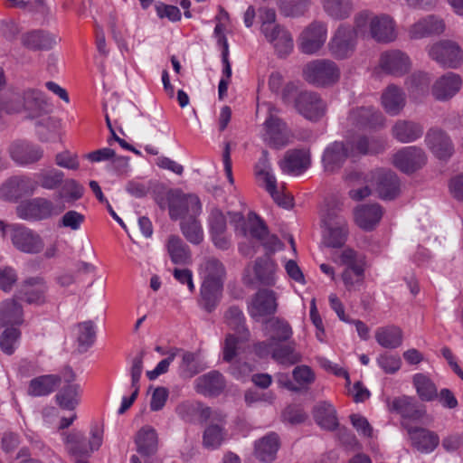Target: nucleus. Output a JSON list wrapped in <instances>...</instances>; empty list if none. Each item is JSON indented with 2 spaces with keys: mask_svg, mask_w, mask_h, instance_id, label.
Wrapping results in <instances>:
<instances>
[{
  "mask_svg": "<svg viewBox=\"0 0 463 463\" xmlns=\"http://www.w3.org/2000/svg\"><path fill=\"white\" fill-rule=\"evenodd\" d=\"M248 221L250 222V236L259 241H264L269 230L263 220H261L255 213H250L248 215Z\"/></svg>",
  "mask_w": 463,
  "mask_h": 463,
  "instance_id": "nucleus-62",
  "label": "nucleus"
},
{
  "mask_svg": "<svg viewBox=\"0 0 463 463\" xmlns=\"http://www.w3.org/2000/svg\"><path fill=\"white\" fill-rule=\"evenodd\" d=\"M431 58H462L463 51L458 43L451 40H441L429 49Z\"/></svg>",
  "mask_w": 463,
  "mask_h": 463,
  "instance_id": "nucleus-46",
  "label": "nucleus"
},
{
  "mask_svg": "<svg viewBox=\"0 0 463 463\" xmlns=\"http://www.w3.org/2000/svg\"><path fill=\"white\" fill-rule=\"evenodd\" d=\"M137 451L144 458L154 456L158 450V436L151 426L142 427L136 434Z\"/></svg>",
  "mask_w": 463,
  "mask_h": 463,
  "instance_id": "nucleus-27",
  "label": "nucleus"
},
{
  "mask_svg": "<svg viewBox=\"0 0 463 463\" xmlns=\"http://www.w3.org/2000/svg\"><path fill=\"white\" fill-rule=\"evenodd\" d=\"M391 411L400 414L404 420L402 422L420 421L426 416L425 406L418 403L414 398L400 396L389 402Z\"/></svg>",
  "mask_w": 463,
  "mask_h": 463,
  "instance_id": "nucleus-15",
  "label": "nucleus"
},
{
  "mask_svg": "<svg viewBox=\"0 0 463 463\" xmlns=\"http://www.w3.org/2000/svg\"><path fill=\"white\" fill-rule=\"evenodd\" d=\"M240 339V335H227L224 342V346L222 350L223 360L227 363H231L238 354V345L240 343H242Z\"/></svg>",
  "mask_w": 463,
  "mask_h": 463,
  "instance_id": "nucleus-63",
  "label": "nucleus"
},
{
  "mask_svg": "<svg viewBox=\"0 0 463 463\" xmlns=\"http://www.w3.org/2000/svg\"><path fill=\"white\" fill-rule=\"evenodd\" d=\"M376 191L383 200L394 199L400 192V182L392 171H378L375 175Z\"/></svg>",
  "mask_w": 463,
  "mask_h": 463,
  "instance_id": "nucleus-28",
  "label": "nucleus"
},
{
  "mask_svg": "<svg viewBox=\"0 0 463 463\" xmlns=\"http://www.w3.org/2000/svg\"><path fill=\"white\" fill-rule=\"evenodd\" d=\"M64 207H57L44 197L21 202L16 207V214L20 219L27 221H43L60 214Z\"/></svg>",
  "mask_w": 463,
  "mask_h": 463,
  "instance_id": "nucleus-2",
  "label": "nucleus"
},
{
  "mask_svg": "<svg viewBox=\"0 0 463 463\" xmlns=\"http://www.w3.org/2000/svg\"><path fill=\"white\" fill-rule=\"evenodd\" d=\"M21 336V331L14 326L6 327L0 335V348L3 353L11 355Z\"/></svg>",
  "mask_w": 463,
  "mask_h": 463,
  "instance_id": "nucleus-55",
  "label": "nucleus"
},
{
  "mask_svg": "<svg viewBox=\"0 0 463 463\" xmlns=\"http://www.w3.org/2000/svg\"><path fill=\"white\" fill-rule=\"evenodd\" d=\"M272 358L281 364L293 365L301 361V355L295 350V343L277 344L272 351Z\"/></svg>",
  "mask_w": 463,
  "mask_h": 463,
  "instance_id": "nucleus-52",
  "label": "nucleus"
},
{
  "mask_svg": "<svg viewBox=\"0 0 463 463\" xmlns=\"http://www.w3.org/2000/svg\"><path fill=\"white\" fill-rule=\"evenodd\" d=\"M10 228L11 241L19 251L26 254H38L43 250V240L33 230L22 224H12Z\"/></svg>",
  "mask_w": 463,
  "mask_h": 463,
  "instance_id": "nucleus-7",
  "label": "nucleus"
},
{
  "mask_svg": "<svg viewBox=\"0 0 463 463\" xmlns=\"http://www.w3.org/2000/svg\"><path fill=\"white\" fill-rule=\"evenodd\" d=\"M80 387L79 384H66L55 395L58 406L66 411H73L80 404Z\"/></svg>",
  "mask_w": 463,
  "mask_h": 463,
  "instance_id": "nucleus-41",
  "label": "nucleus"
},
{
  "mask_svg": "<svg viewBox=\"0 0 463 463\" xmlns=\"http://www.w3.org/2000/svg\"><path fill=\"white\" fill-rule=\"evenodd\" d=\"M182 351L181 348L174 347L171 348L167 354L168 356L161 360L156 368L146 372V376L150 381L156 380L159 375L168 372L169 365L175 360V356Z\"/></svg>",
  "mask_w": 463,
  "mask_h": 463,
  "instance_id": "nucleus-60",
  "label": "nucleus"
},
{
  "mask_svg": "<svg viewBox=\"0 0 463 463\" xmlns=\"http://www.w3.org/2000/svg\"><path fill=\"white\" fill-rule=\"evenodd\" d=\"M377 363L386 373H394L401 368L402 361L397 355L383 354H381Z\"/></svg>",
  "mask_w": 463,
  "mask_h": 463,
  "instance_id": "nucleus-64",
  "label": "nucleus"
},
{
  "mask_svg": "<svg viewBox=\"0 0 463 463\" xmlns=\"http://www.w3.org/2000/svg\"><path fill=\"white\" fill-rule=\"evenodd\" d=\"M461 88V79L455 73L440 77L432 86V95L438 100H448L455 96Z\"/></svg>",
  "mask_w": 463,
  "mask_h": 463,
  "instance_id": "nucleus-26",
  "label": "nucleus"
},
{
  "mask_svg": "<svg viewBox=\"0 0 463 463\" xmlns=\"http://www.w3.org/2000/svg\"><path fill=\"white\" fill-rule=\"evenodd\" d=\"M411 68L410 60H381V63L375 69V71L381 70L385 74L401 77L406 74Z\"/></svg>",
  "mask_w": 463,
  "mask_h": 463,
  "instance_id": "nucleus-54",
  "label": "nucleus"
},
{
  "mask_svg": "<svg viewBox=\"0 0 463 463\" xmlns=\"http://www.w3.org/2000/svg\"><path fill=\"white\" fill-rule=\"evenodd\" d=\"M169 215L172 220L187 218L191 214H201L202 203L195 194H185L180 190L167 194Z\"/></svg>",
  "mask_w": 463,
  "mask_h": 463,
  "instance_id": "nucleus-4",
  "label": "nucleus"
},
{
  "mask_svg": "<svg viewBox=\"0 0 463 463\" xmlns=\"http://www.w3.org/2000/svg\"><path fill=\"white\" fill-rule=\"evenodd\" d=\"M356 44L357 33L355 29L349 24H341L334 32L327 46L332 55L346 58L354 53Z\"/></svg>",
  "mask_w": 463,
  "mask_h": 463,
  "instance_id": "nucleus-6",
  "label": "nucleus"
},
{
  "mask_svg": "<svg viewBox=\"0 0 463 463\" xmlns=\"http://www.w3.org/2000/svg\"><path fill=\"white\" fill-rule=\"evenodd\" d=\"M303 78L313 86L329 87L339 80L340 69L331 60H314L304 67Z\"/></svg>",
  "mask_w": 463,
  "mask_h": 463,
  "instance_id": "nucleus-1",
  "label": "nucleus"
},
{
  "mask_svg": "<svg viewBox=\"0 0 463 463\" xmlns=\"http://www.w3.org/2000/svg\"><path fill=\"white\" fill-rule=\"evenodd\" d=\"M446 25L444 21L435 15H428L413 24L409 34L411 38L421 39L431 35L440 34L445 31Z\"/></svg>",
  "mask_w": 463,
  "mask_h": 463,
  "instance_id": "nucleus-22",
  "label": "nucleus"
},
{
  "mask_svg": "<svg viewBox=\"0 0 463 463\" xmlns=\"http://www.w3.org/2000/svg\"><path fill=\"white\" fill-rule=\"evenodd\" d=\"M383 210L377 203L363 204L354 210V221L364 231H372L380 222Z\"/></svg>",
  "mask_w": 463,
  "mask_h": 463,
  "instance_id": "nucleus-29",
  "label": "nucleus"
},
{
  "mask_svg": "<svg viewBox=\"0 0 463 463\" xmlns=\"http://www.w3.org/2000/svg\"><path fill=\"white\" fill-rule=\"evenodd\" d=\"M426 155L421 148L407 146L393 156V165L402 172L411 174L426 164Z\"/></svg>",
  "mask_w": 463,
  "mask_h": 463,
  "instance_id": "nucleus-13",
  "label": "nucleus"
},
{
  "mask_svg": "<svg viewBox=\"0 0 463 463\" xmlns=\"http://www.w3.org/2000/svg\"><path fill=\"white\" fill-rule=\"evenodd\" d=\"M425 141L431 152L439 159H448L454 153L450 137L440 129H430Z\"/></svg>",
  "mask_w": 463,
  "mask_h": 463,
  "instance_id": "nucleus-18",
  "label": "nucleus"
},
{
  "mask_svg": "<svg viewBox=\"0 0 463 463\" xmlns=\"http://www.w3.org/2000/svg\"><path fill=\"white\" fill-rule=\"evenodd\" d=\"M275 294L269 289H260L248 303V313L252 319L260 321V318L271 316L277 311Z\"/></svg>",
  "mask_w": 463,
  "mask_h": 463,
  "instance_id": "nucleus-10",
  "label": "nucleus"
},
{
  "mask_svg": "<svg viewBox=\"0 0 463 463\" xmlns=\"http://www.w3.org/2000/svg\"><path fill=\"white\" fill-rule=\"evenodd\" d=\"M308 0H279V9L285 16H300L308 7Z\"/></svg>",
  "mask_w": 463,
  "mask_h": 463,
  "instance_id": "nucleus-58",
  "label": "nucleus"
},
{
  "mask_svg": "<svg viewBox=\"0 0 463 463\" xmlns=\"http://www.w3.org/2000/svg\"><path fill=\"white\" fill-rule=\"evenodd\" d=\"M279 448L278 434L270 432L255 442V456L260 461L271 462Z\"/></svg>",
  "mask_w": 463,
  "mask_h": 463,
  "instance_id": "nucleus-38",
  "label": "nucleus"
},
{
  "mask_svg": "<svg viewBox=\"0 0 463 463\" xmlns=\"http://www.w3.org/2000/svg\"><path fill=\"white\" fill-rule=\"evenodd\" d=\"M61 383L60 374H43L33 378L27 387V394L43 397L52 393Z\"/></svg>",
  "mask_w": 463,
  "mask_h": 463,
  "instance_id": "nucleus-25",
  "label": "nucleus"
},
{
  "mask_svg": "<svg viewBox=\"0 0 463 463\" xmlns=\"http://www.w3.org/2000/svg\"><path fill=\"white\" fill-rule=\"evenodd\" d=\"M210 234L226 232L227 222L224 213L218 208H213L208 217Z\"/></svg>",
  "mask_w": 463,
  "mask_h": 463,
  "instance_id": "nucleus-61",
  "label": "nucleus"
},
{
  "mask_svg": "<svg viewBox=\"0 0 463 463\" xmlns=\"http://www.w3.org/2000/svg\"><path fill=\"white\" fill-rule=\"evenodd\" d=\"M76 329L78 350L80 353H84L95 342L96 331L94 323L90 320L78 323L76 325Z\"/></svg>",
  "mask_w": 463,
  "mask_h": 463,
  "instance_id": "nucleus-50",
  "label": "nucleus"
},
{
  "mask_svg": "<svg viewBox=\"0 0 463 463\" xmlns=\"http://www.w3.org/2000/svg\"><path fill=\"white\" fill-rule=\"evenodd\" d=\"M167 252L173 263L185 265L191 260V250L183 240L177 235L169 236L166 242Z\"/></svg>",
  "mask_w": 463,
  "mask_h": 463,
  "instance_id": "nucleus-40",
  "label": "nucleus"
},
{
  "mask_svg": "<svg viewBox=\"0 0 463 463\" xmlns=\"http://www.w3.org/2000/svg\"><path fill=\"white\" fill-rule=\"evenodd\" d=\"M313 417L316 423L324 430H334L338 426L336 411L328 402H317L313 408Z\"/></svg>",
  "mask_w": 463,
  "mask_h": 463,
  "instance_id": "nucleus-36",
  "label": "nucleus"
},
{
  "mask_svg": "<svg viewBox=\"0 0 463 463\" xmlns=\"http://www.w3.org/2000/svg\"><path fill=\"white\" fill-rule=\"evenodd\" d=\"M351 125L357 128H374L383 125V116L372 107H361L352 109L347 118Z\"/></svg>",
  "mask_w": 463,
  "mask_h": 463,
  "instance_id": "nucleus-20",
  "label": "nucleus"
},
{
  "mask_svg": "<svg viewBox=\"0 0 463 463\" xmlns=\"http://www.w3.org/2000/svg\"><path fill=\"white\" fill-rule=\"evenodd\" d=\"M275 269L276 264L269 256L259 258L255 261L254 273L261 284L269 286L274 283Z\"/></svg>",
  "mask_w": 463,
  "mask_h": 463,
  "instance_id": "nucleus-51",
  "label": "nucleus"
},
{
  "mask_svg": "<svg viewBox=\"0 0 463 463\" xmlns=\"http://www.w3.org/2000/svg\"><path fill=\"white\" fill-rule=\"evenodd\" d=\"M223 290V285L203 281L200 288L199 305L208 313L218 306Z\"/></svg>",
  "mask_w": 463,
  "mask_h": 463,
  "instance_id": "nucleus-37",
  "label": "nucleus"
},
{
  "mask_svg": "<svg viewBox=\"0 0 463 463\" xmlns=\"http://www.w3.org/2000/svg\"><path fill=\"white\" fill-rule=\"evenodd\" d=\"M422 134V126L411 120H398L392 128V137L401 143L413 142Z\"/></svg>",
  "mask_w": 463,
  "mask_h": 463,
  "instance_id": "nucleus-35",
  "label": "nucleus"
},
{
  "mask_svg": "<svg viewBox=\"0 0 463 463\" xmlns=\"http://www.w3.org/2000/svg\"><path fill=\"white\" fill-rule=\"evenodd\" d=\"M200 214H191L180 222V229L184 238L192 244L199 245L203 241V230L198 220Z\"/></svg>",
  "mask_w": 463,
  "mask_h": 463,
  "instance_id": "nucleus-44",
  "label": "nucleus"
},
{
  "mask_svg": "<svg viewBox=\"0 0 463 463\" xmlns=\"http://www.w3.org/2000/svg\"><path fill=\"white\" fill-rule=\"evenodd\" d=\"M402 331L396 326H388L379 327L375 332V339L377 343L389 349L399 347L402 343Z\"/></svg>",
  "mask_w": 463,
  "mask_h": 463,
  "instance_id": "nucleus-45",
  "label": "nucleus"
},
{
  "mask_svg": "<svg viewBox=\"0 0 463 463\" xmlns=\"http://www.w3.org/2000/svg\"><path fill=\"white\" fill-rule=\"evenodd\" d=\"M203 281L219 283L223 285L226 277V269L221 260L214 257L207 258L200 267Z\"/></svg>",
  "mask_w": 463,
  "mask_h": 463,
  "instance_id": "nucleus-39",
  "label": "nucleus"
},
{
  "mask_svg": "<svg viewBox=\"0 0 463 463\" xmlns=\"http://www.w3.org/2000/svg\"><path fill=\"white\" fill-rule=\"evenodd\" d=\"M225 322L237 335H240L241 341L250 339V331L245 326V317L242 310L237 306L230 307L224 315Z\"/></svg>",
  "mask_w": 463,
  "mask_h": 463,
  "instance_id": "nucleus-42",
  "label": "nucleus"
},
{
  "mask_svg": "<svg viewBox=\"0 0 463 463\" xmlns=\"http://www.w3.org/2000/svg\"><path fill=\"white\" fill-rule=\"evenodd\" d=\"M48 286L41 276L24 279L18 289V296L28 304L43 305L46 302Z\"/></svg>",
  "mask_w": 463,
  "mask_h": 463,
  "instance_id": "nucleus-14",
  "label": "nucleus"
},
{
  "mask_svg": "<svg viewBox=\"0 0 463 463\" xmlns=\"http://www.w3.org/2000/svg\"><path fill=\"white\" fill-rule=\"evenodd\" d=\"M12 159L20 165H28L39 162L43 156V149L35 144L18 140L9 148Z\"/></svg>",
  "mask_w": 463,
  "mask_h": 463,
  "instance_id": "nucleus-16",
  "label": "nucleus"
},
{
  "mask_svg": "<svg viewBox=\"0 0 463 463\" xmlns=\"http://www.w3.org/2000/svg\"><path fill=\"white\" fill-rule=\"evenodd\" d=\"M348 228L345 219L342 216H335V219L327 217L326 220V231L323 241L326 246L330 248L342 247L347 238Z\"/></svg>",
  "mask_w": 463,
  "mask_h": 463,
  "instance_id": "nucleus-17",
  "label": "nucleus"
},
{
  "mask_svg": "<svg viewBox=\"0 0 463 463\" xmlns=\"http://www.w3.org/2000/svg\"><path fill=\"white\" fill-rule=\"evenodd\" d=\"M21 42L31 50H48L57 43L58 37L43 30H33L24 33Z\"/></svg>",
  "mask_w": 463,
  "mask_h": 463,
  "instance_id": "nucleus-33",
  "label": "nucleus"
},
{
  "mask_svg": "<svg viewBox=\"0 0 463 463\" xmlns=\"http://www.w3.org/2000/svg\"><path fill=\"white\" fill-rule=\"evenodd\" d=\"M350 156L348 146L342 141L330 143L322 155V165L326 173L335 174L338 172Z\"/></svg>",
  "mask_w": 463,
  "mask_h": 463,
  "instance_id": "nucleus-12",
  "label": "nucleus"
},
{
  "mask_svg": "<svg viewBox=\"0 0 463 463\" xmlns=\"http://www.w3.org/2000/svg\"><path fill=\"white\" fill-rule=\"evenodd\" d=\"M309 165L308 154L299 149L287 151L284 158L279 163L283 173L294 175L302 174L309 167Z\"/></svg>",
  "mask_w": 463,
  "mask_h": 463,
  "instance_id": "nucleus-21",
  "label": "nucleus"
},
{
  "mask_svg": "<svg viewBox=\"0 0 463 463\" xmlns=\"http://www.w3.org/2000/svg\"><path fill=\"white\" fill-rule=\"evenodd\" d=\"M370 34L377 43H387L396 39L395 24L387 14H381L370 20Z\"/></svg>",
  "mask_w": 463,
  "mask_h": 463,
  "instance_id": "nucleus-19",
  "label": "nucleus"
},
{
  "mask_svg": "<svg viewBox=\"0 0 463 463\" xmlns=\"http://www.w3.org/2000/svg\"><path fill=\"white\" fill-rule=\"evenodd\" d=\"M325 13L334 20H345L354 12L353 0H322Z\"/></svg>",
  "mask_w": 463,
  "mask_h": 463,
  "instance_id": "nucleus-43",
  "label": "nucleus"
},
{
  "mask_svg": "<svg viewBox=\"0 0 463 463\" xmlns=\"http://www.w3.org/2000/svg\"><path fill=\"white\" fill-rule=\"evenodd\" d=\"M294 108L305 118L317 122L326 112V104L315 91H300L294 99Z\"/></svg>",
  "mask_w": 463,
  "mask_h": 463,
  "instance_id": "nucleus-8",
  "label": "nucleus"
},
{
  "mask_svg": "<svg viewBox=\"0 0 463 463\" xmlns=\"http://www.w3.org/2000/svg\"><path fill=\"white\" fill-rule=\"evenodd\" d=\"M413 384L421 401L430 402L438 398L437 387L428 376L416 373L413 376Z\"/></svg>",
  "mask_w": 463,
  "mask_h": 463,
  "instance_id": "nucleus-53",
  "label": "nucleus"
},
{
  "mask_svg": "<svg viewBox=\"0 0 463 463\" xmlns=\"http://www.w3.org/2000/svg\"><path fill=\"white\" fill-rule=\"evenodd\" d=\"M342 279L348 290L358 289L364 279V267L355 266L354 268H346L342 274Z\"/></svg>",
  "mask_w": 463,
  "mask_h": 463,
  "instance_id": "nucleus-56",
  "label": "nucleus"
},
{
  "mask_svg": "<svg viewBox=\"0 0 463 463\" xmlns=\"http://www.w3.org/2000/svg\"><path fill=\"white\" fill-rule=\"evenodd\" d=\"M278 112L272 104H268V117L263 126L265 140L271 147L279 149L289 143L292 135L286 122L278 116Z\"/></svg>",
  "mask_w": 463,
  "mask_h": 463,
  "instance_id": "nucleus-3",
  "label": "nucleus"
},
{
  "mask_svg": "<svg viewBox=\"0 0 463 463\" xmlns=\"http://www.w3.org/2000/svg\"><path fill=\"white\" fill-rule=\"evenodd\" d=\"M63 440L67 452L73 458L89 457L91 453L87 439L80 430H73L63 434Z\"/></svg>",
  "mask_w": 463,
  "mask_h": 463,
  "instance_id": "nucleus-32",
  "label": "nucleus"
},
{
  "mask_svg": "<svg viewBox=\"0 0 463 463\" xmlns=\"http://www.w3.org/2000/svg\"><path fill=\"white\" fill-rule=\"evenodd\" d=\"M265 335L277 345L288 342L292 337L293 330L287 320L273 317L265 321Z\"/></svg>",
  "mask_w": 463,
  "mask_h": 463,
  "instance_id": "nucleus-31",
  "label": "nucleus"
},
{
  "mask_svg": "<svg viewBox=\"0 0 463 463\" xmlns=\"http://www.w3.org/2000/svg\"><path fill=\"white\" fill-rule=\"evenodd\" d=\"M180 353H182V360L179 364L180 376L192 378L204 370L205 366L200 361L198 354L183 349Z\"/></svg>",
  "mask_w": 463,
  "mask_h": 463,
  "instance_id": "nucleus-47",
  "label": "nucleus"
},
{
  "mask_svg": "<svg viewBox=\"0 0 463 463\" xmlns=\"http://www.w3.org/2000/svg\"><path fill=\"white\" fill-rule=\"evenodd\" d=\"M266 40L272 44L279 55H289L294 49V40L290 32L282 25L273 27L264 33Z\"/></svg>",
  "mask_w": 463,
  "mask_h": 463,
  "instance_id": "nucleus-23",
  "label": "nucleus"
},
{
  "mask_svg": "<svg viewBox=\"0 0 463 463\" xmlns=\"http://www.w3.org/2000/svg\"><path fill=\"white\" fill-rule=\"evenodd\" d=\"M327 38V24L322 21H313L300 33L298 46L302 53L313 55L325 44Z\"/></svg>",
  "mask_w": 463,
  "mask_h": 463,
  "instance_id": "nucleus-5",
  "label": "nucleus"
},
{
  "mask_svg": "<svg viewBox=\"0 0 463 463\" xmlns=\"http://www.w3.org/2000/svg\"><path fill=\"white\" fill-rule=\"evenodd\" d=\"M223 436L222 428L218 424H212L203 432V444L207 449H218L223 441Z\"/></svg>",
  "mask_w": 463,
  "mask_h": 463,
  "instance_id": "nucleus-57",
  "label": "nucleus"
},
{
  "mask_svg": "<svg viewBox=\"0 0 463 463\" xmlns=\"http://www.w3.org/2000/svg\"><path fill=\"white\" fill-rule=\"evenodd\" d=\"M382 105L391 116H396L401 113L406 104V95L404 91L394 84L389 85L382 94Z\"/></svg>",
  "mask_w": 463,
  "mask_h": 463,
  "instance_id": "nucleus-30",
  "label": "nucleus"
},
{
  "mask_svg": "<svg viewBox=\"0 0 463 463\" xmlns=\"http://www.w3.org/2000/svg\"><path fill=\"white\" fill-rule=\"evenodd\" d=\"M24 322L23 307L14 298L0 303V326H20Z\"/></svg>",
  "mask_w": 463,
  "mask_h": 463,
  "instance_id": "nucleus-34",
  "label": "nucleus"
},
{
  "mask_svg": "<svg viewBox=\"0 0 463 463\" xmlns=\"http://www.w3.org/2000/svg\"><path fill=\"white\" fill-rule=\"evenodd\" d=\"M407 430L411 446L422 454L431 453L439 444V435L428 429L413 427L409 422H402Z\"/></svg>",
  "mask_w": 463,
  "mask_h": 463,
  "instance_id": "nucleus-9",
  "label": "nucleus"
},
{
  "mask_svg": "<svg viewBox=\"0 0 463 463\" xmlns=\"http://www.w3.org/2000/svg\"><path fill=\"white\" fill-rule=\"evenodd\" d=\"M64 173L56 168L41 170L35 175L37 187L40 186L46 190H56L61 186L64 182Z\"/></svg>",
  "mask_w": 463,
  "mask_h": 463,
  "instance_id": "nucleus-48",
  "label": "nucleus"
},
{
  "mask_svg": "<svg viewBox=\"0 0 463 463\" xmlns=\"http://www.w3.org/2000/svg\"><path fill=\"white\" fill-rule=\"evenodd\" d=\"M37 188V184L27 175H17L9 178L0 189V194L7 201L18 199L33 194Z\"/></svg>",
  "mask_w": 463,
  "mask_h": 463,
  "instance_id": "nucleus-11",
  "label": "nucleus"
},
{
  "mask_svg": "<svg viewBox=\"0 0 463 463\" xmlns=\"http://www.w3.org/2000/svg\"><path fill=\"white\" fill-rule=\"evenodd\" d=\"M225 380L218 371H212L195 380V390L204 396H217L225 388Z\"/></svg>",
  "mask_w": 463,
  "mask_h": 463,
  "instance_id": "nucleus-24",
  "label": "nucleus"
},
{
  "mask_svg": "<svg viewBox=\"0 0 463 463\" xmlns=\"http://www.w3.org/2000/svg\"><path fill=\"white\" fill-rule=\"evenodd\" d=\"M384 150V141L380 137H359L351 146L350 154H378Z\"/></svg>",
  "mask_w": 463,
  "mask_h": 463,
  "instance_id": "nucleus-49",
  "label": "nucleus"
},
{
  "mask_svg": "<svg viewBox=\"0 0 463 463\" xmlns=\"http://www.w3.org/2000/svg\"><path fill=\"white\" fill-rule=\"evenodd\" d=\"M46 104L44 93L39 90H28L24 93V107L28 110L42 109Z\"/></svg>",
  "mask_w": 463,
  "mask_h": 463,
  "instance_id": "nucleus-59",
  "label": "nucleus"
}]
</instances>
